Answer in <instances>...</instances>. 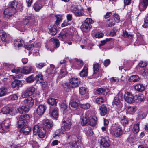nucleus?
<instances>
[{"mask_svg":"<svg viewBox=\"0 0 148 148\" xmlns=\"http://www.w3.org/2000/svg\"><path fill=\"white\" fill-rule=\"evenodd\" d=\"M66 141L71 148H80L81 137L79 135L72 134L69 133L66 134Z\"/></svg>","mask_w":148,"mask_h":148,"instance_id":"obj_1","label":"nucleus"},{"mask_svg":"<svg viewBox=\"0 0 148 148\" xmlns=\"http://www.w3.org/2000/svg\"><path fill=\"white\" fill-rule=\"evenodd\" d=\"M29 119V115L26 114L21 115L18 117L17 122L18 127V128L23 127L27 124V120Z\"/></svg>","mask_w":148,"mask_h":148,"instance_id":"obj_2","label":"nucleus"},{"mask_svg":"<svg viewBox=\"0 0 148 148\" xmlns=\"http://www.w3.org/2000/svg\"><path fill=\"white\" fill-rule=\"evenodd\" d=\"M33 130L34 134H36L37 133L40 138H42L45 137L46 130L43 127H39L38 125H35L33 127Z\"/></svg>","mask_w":148,"mask_h":148,"instance_id":"obj_3","label":"nucleus"},{"mask_svg":"<svg viewBox=\"0 0 148 148\" xmlns=\"http://www.w3.org/2000/svg\"><path fill=\"white\" fill-rule=\"evenodd\" d=\"M16 12V10L15 8H12L9 6L5 10L3 13V16L6 19H8Z\"/></svg>","mask_w":148,"mask_h":148,"instance_id":"obj_4","label":"nucleus"},{"mask_svg":"<svg viewBox=\"0 0 148 148\" xmlns=\"http://www.w3.org/2000/svg\"><path fill=\"white\" fill-rule=\"evenodd\" d=\"M80 81L76 77H74L71 78L69 81V86L71 88H75L78 87Z\"/></svg>","mask_w":148,"mask_h":148,"instance_id":"obj_5","label":"nucleus"},{"mask_svg":"<svg viewBox=\"0 0 148 148\" xmlns=\"http://www.w3.org/2000/svg\"><path fill=\"white\" fill-rule=\"evenodd\" d=\"M110 142L108 137H102L100 141L101 147L102 148H108L110 145Z\"/></svg>","mask_w":148,"mask_h":148,"instance_id":"obj_6","label":"nucleus"},{"mask_svg":"<svg viewBox=\"0 0 148 148\" xmlns=\"http://www.w3.org/2000/svg\"><path fill=\"white\" fill-rule=\"evenodd\" d=\"M110 133L114 137H119L122 134V130L120 128L115 127L110 130Z\"/></svg>","mask_w":148,"mask_h":148,"instance_id":"obj_7","label":"nucleus"},{"mask_svg":"<svg viewBox=\"0 0 148 148\" xmlns=\"http://www.w3.org/2000/svg\"><path fill=\"white\" fill-rule=\"evenodd\" d=\"M77 98V97H74V96L72 97L69 103V106L71 109L76 108L79 105V101Z\"/></svg>","mask_w":148,"mask_h":148,"instance_id":"obj_8","label":"nucleus"},{"mask_svg":"<svg viewBox=\"0 0 148 148\" xmlns=\"http://www.w3.org/2000/svg\"><path fill=\"white\" fill-rule=\"evenodd\" d=\"M44 0H38L34 3L33 7L34 10L36 11H38L44 5Z\"/></svg>","mask_w":148,"mask_h":148,"instance_id":"obj_9","label":"nucleus"},{"mask_svg":"<svg viewBox=\"0 0 148 148\" xmlns=\"http://www.w3.org/2000/svg\"><path fill=\"white\" fill-rule=\"evenodd\" d=\"M71 10L75 15L77 16H81L84 14L82 10L79 9L77 8V5H72L71 8Z\"/></svg>","mask_w":148,"mask_h":148,"instance_id":"obj_10","label":"nucleus"},{"mask_svg":"<svg viewBox=\"0 0 148 148\" xmlns=\"http://www.w3.org/2000/svg\"><path fill=\"white\" fill-rule=\"evenodd\" d=\"M35 90L34 88L31 87L28 88L26 91L22 94L21 96L23 98H25L28 96L32 95L34 93Z\"/></svg>","mask_w":148,"mask_h":148,"instance_id":"obj_11","label":"nucleus"},{"mask_svg":"<svg viewBox=\"0 0 148 148\" xmlns=\"http://www.w3.org/2000/svg\"><path fill=\"white\" fill-rule=\"evenodd\" d=\"M118 113L119 114L118 117L121 124L124 126H125L127 125L128 123V121L126 116L124 115L121 112H120L119 113V112Z\"/></svg>","mask_w":148,"mask_h":148,"instance_id":"obj_12","label":"nucleus"},{"mask_svg":"<svg viewBox=\"0 0 148 148\" xmlns=\"http://www.w3.org/2000/svg\"><path fill=\"white\" fill-rule=\"evenodd\" d=\"M134 96L128 92H126L124 94V99L127 103H131L134 102Z\"/></svg>","mask_w":148,"mask_h":148,"instance_id":"obj_13","label":"nucleus"},{"mask_svg":"<svg viewBox=\"0 0 148 148\" xmlns=\"http://www.w3.org/2000/svg\"><path fill=\"white\" fill-rule=\"evenodd\" d=\"M46 107L44 105L40 104L38 106L36 110L37 114L39 115H42L45 112Z\"/></svg>","mask_w":148,"mask_h":148,"instance_id":"obj_14","label":"nucleus"},{"mask_svg":"<svg viewBox=\"0 0 148 148\" xmlns=\"http://www.w3.org/2000/svg\"><path fill=\"white\" fill-rule=\"evenodd\" d=\"M23 102L26 106L30 107L33 105L34 101L33 98L31 97H29L27 99H25Z\"/></svg>","mask_w":148,"mask_h":148,"instance_id":"obj_15","label":"nucleus"},{"mask_svg":"<svg viewBox=\"0 0 148 148\" xmlns=\"http://www.w3.org/2000/svg\"><path fill=\"white\" fill-rule=\"evenodd\" d=\"M148 5V0H143L141 1L139 5V8L140 11L144 10Z\"/></svg>","mask_w":148,"mask_h":148,"instance_id":"obj_16","label":"nucleus"},{"mask_svg":"<svg viewBox=\"0 0 148 148\" xmlns=\"http://www.w3.org/2000/svg\"><path fill=\"white\" fill-rule=\"evenodd\" d=\"M50 114L51 116L54 119H56L58 118V108H54L53 110L50 107Z\"/></svg>","mask_w":148,"mask_h":148,"instance_id":"obj_17","label":"nucleus"},{"mask_svg":"<svg viewBox=\"0 0 148 148\" xmlns=\"http://www.w3.org/2000/svg\"><path fill=\"white\" fill-rule=\"evenodd\" d=\"M63 123L64 125L63 126V127L64 130L67 131L70 129L71 127V123L70 119L64 121L63 122Z\"/></svg>","mask_w":148,"mask_h":148,"instance_id":"obj_18","label":"nucleus"},{"mask_svg":"<svg viewBox=\"0 0 148 148\" xmlns=\"http://www.w3.org/2000/svg\"><path fill=\"white\" fill-rule=\"evenodd\" d=\"M43 125L44 127L50 129L53 127V122L51 120L47 119L44 121Z\"/></svg>","mask_w":148,"mask_h":148,"instance_id":"obj_19","label":"nucleus"},{"mask_svg":"<svg viewBox=\"0 0 148 148\" xmlns=\"http://www.w3.org/2000/svg\"><path fill=\"white\" fill-rule=\"evenodd\" d=\"M92 26L91 25H88L83 23L81 26V29L83 32H87L91 28Z\"/></svg>","mask_w":148,"mask_h":148,"instance_id":"obj_20","label":"nucleus"},{"mask_svg":"<svg viewBox=\"0 0 148 148\" xmlns=\"http://www.w3.org/2000/svg\"><path fill=\"white\" fill-rule=\"evenodd\" d=\"M97 118L95 116H90L89 117L88 124L90 125L94 126L97 124Z\"/></svg>","mask_w":148,"mask_h":148,"instance_id":"obj_21","label":"nucleus"},{"mask_svg":"<svg viewBox=\"0 0 148 148\" xmlns=\"http://www.w3.org/2000/svg\"><path fill=\"white\" fill-rule=\"evenodd\" d=\"M19 128H21L20 130L21 132H22L23 134L25 135L28 134L31 130L30 127L27 126V125L26 126H24L23 127H20Z\"/></svg>","mask_w":148,"mask_h":148,"instance_id":"obj_22","label":"nucleus"},{"mask_svg":"<svg viewBox=\"0 0 148 148\" xmlns=\"http://www.w3.org/2000/svg\"><path fill=\"white\" fill-rule=\"evenodd\" d=\"M23 43V41L20 39L16 40L14 42V47L18 48L22 47Z\"/></svg>","mask_w":148,"mask_h":148,"instance_id":"obj_23","label":"nucleus"},{"mask_svg":"<svg viewBox=\"0 0 148 148\" xmlns=\"http://www.w3.org/2000/svg\"><path fill=\"white\" fill-rule=\"evenodd\" d=\"M100 114L101 116H104L107 114V108L104 105H101L100 108Z\"/></svg>","mask_w":148,"mask_h":148,"instance_id":"obj_24","label":"nucleus"},{"mask_svg":"<svg viewBox=\"0 0 148 148\" xmlns=\"http://www.w3.org/2000/svg\"><path fill=\"white\" fill-rule=\"evenodd\" d=\"M97 93L100 95H104L106 94L109 91L107 88H99L97 90Z\"/></svg>","mask_w":148,"mask_h":148,"instance_id":"obj_25","label":"nucleus"},{"mask_svg":"<svg viewBox=\"0 0 148 148\" xmlns=\"http://www.w3.org/2000/svg\"><path fill=\"white\" fill-rule=\"evenodd\" d=\"M58 100L57 99L50 97L47 100L48 103L52 106H56V105Z\"/></svg>","mask_w":148,"mask_h":148,"instance_id":"obj_26","label":"nucleus"},{"mask_svg":"<svg viewBox=\"0 0 148 148\" xmlns=\"http://www.w3.org/2000/svg\"><path fill=\"white\" fill-rule=\"evenodd\" d=\"M12 108L8 107H4L1 109V112L3 114H8L12 112Z\"/></svg>","mask_w":148,"mask_h":148,"instance_id":"obj_27","label":"nucleus"},{"mask_svg":"<svg viewBox=\"0 0 148 148\" xmlns=\"http://www.w3.org/2000/svg\"><path fill=\"white\" fill-rule=\"evenodd\" d=\"M89 117L87 114L84 116L82 119L81 124L82 125L84 126L89 123Z\"/></svg>","mask_w":148,"mask_h":148,"instance_id":"obj_28","label":"nucleus"},{"mask_svg":"<svg viewBox=\"0 0 148 148\" xmlns=\"http://www.w3.org/2000/svg\"><path fill=\"white\" fill-rule=\"evenodd\" d=\"M56 69L54 66L52 64L50 65V68L47 69L46 72L49 74H55L56 72Z\"/></svg>","mask_w":148,"mask_h":148,"instance_id":"obj_29","label":"nucleus"},{"mask_svg":"<svg viewBox=\"0 0 148 148\" xmlns=\"http://www.w3.org/2000/svg\"><path fill=\"white\" fill-rule=\"evenodd\" d=\"M135 89L138 91L142 92L145 90V87L143 84H137L134 86Z\"/></svg>","mask_w":148,"mask_h":148,"instance_id":"obj_30","label":"nucleus"},{"mask_svg":"<svg viewBox=\"0 0 148 148\" xmlns=\"http://www.w3.org/2000/svg\"><path fill=\"white\" fill-rule=\"evenodd\" d=\"M10 121L9 119H7L3 121L1 125L5 127V129L8 130L10 127Z\"/></svg>","mask_w":148,"mask_h":148,"instance_id":"obj_31","label":"nucleus"},{"mask_svg":"<svg viewBox=\"0 0 148 148\" xmlns=\"http://www.w3.org/2000/svg\"><path fill=\"white\" fill-rule=\"evenodd\" d=\"M32 67L30 66L25 67L23 68V69L21 71V72L24 74L29 73L32 71Z\"/></svg>","mask_w":148,"mask_h":148,"instance_id":"obj_32","label":"nucleus"},{"mask_svg":"<svg viewBox=\"0 0 148 148\" xmlns=\"http://www.w3.org/2000/svg\"><path fill=\"white\" fill-rule=\"evenodd\" d=\"M140 79L139 77L137 75L131 76L130 77L129 81L131 82H136L139 81Z\"/></svg>","mask_w":148,"mask_h":148,"instance_id":"obj_33","label":"nucleus"},{"mask_svg":"<svg viewBox=\"0 0 148 148\" xmlns=\"http://www.w3.org/2000/svg\"><path fill=\"white\" fill-rule=\"evenodd\" d=\"M88 68L86 66H84L83 69L79 73L80 76L82 77L87 76L88 74Z\"/></svg>","mask_w":148,"mask_h":148,"instance_id":"obj_34","label":"nucleus"},{"mask_svg":"<svg viewBox=\"0 0 148 148\" xmlns=\"http://www.w3.org/2000/svg\"><path fill=\"white\" fill-rule=\"evenodd\" d=\"M51 40L53 42L54 45L53 47L54 48H56L59 47V40L58 39L56 38H52L51 39Z\"/></svg>","mask_w":148,"mask_h":148,"instance_id":"obj_35","label":"nucleus"},{"mask_svg":"<svg viewBox=\"0 0 148 148\" xmlns=\"http://www.w3.org/2000/svg\"><path fill=\"white\" fill-rule=\"evenodd\" d=\"M57 32L56 27V26H54L49 29V33L51 35H56L57 33Z\"/></svg>","mask_w":148,"mask_h":148,"instance_id":"obj_36","label":"nucleus"},{"mask_svg":"<svg viewBox=\"0 0 148 148\" xmlns=\"http://www.w3.org/2000/svg\"><path fill=\"white\" fill-rule=\"evenodd\" d=\"M142 75L144 77H147L148 76V69L147 68H143L140 71Z\"/></svg>","mask_w":148,"mask_h":148,"instance_id":"obj_37","label":"nucleus"},{"mask_svg":"<svg viewBox=\"0 0 148 148\" xmlns=\"http://www.w3.org/2000/svg\"><path fill=\"white\" fill-rule=\"evenodd\" d=\"M7 94V90L6 88H0V97L5 95Z\"/></svg>","mask_w":148,"mask_h":148,"instance_id":"obj_38","label":"nucleus"},{"mask_svg":"<svg viewBox=\"0 0 148 148\" xmlns=\"http://www.w3.org/2000/svg\"><path fill=\"white\" fill-rule=\"evenodd\" d=\"M67 71L66 69L64 67L62 68L60 72V77H64L67 74Z\"/></svg>","mask_w":148,"mask_h":148,"instance_id":"obj_39","label":"nucleus"},{"mask_svg":"<svg viewBox=\"0 0 148 148\" xmlns=\"http://www.w3.org/2000/svg\"><path fill=\"white\" fill-rule=\"evenodd\" d=\"M35 79L39 81L41 83H42L44 82L43 76L40 74H38V75H36Z\"/></svg>","mask_w":148,"mask_h":148,"instance_id":"obj_40","label":"nucleus"},{"mask_svg":"<svg viewBox=\"0 0 148 148\" xmlns=\"http://www.w3.org/2000/svg\"><path fill=\"white\" fill-rule=\"evenodd\" d=\"M21 81L20 80H15L11 84L13 88H15L18 86L21 83Z\"/></svg>","mask_w":148,"mask_h":148,"instance_id":"obj_41","label":"nucleus"},{"mask_svg":"<svg viewBox=\"0 0 148 148\" xmlns=\"http://www.w3.org/2000/svg\"><path fill=\"white\" fill-rule=\"evenodd\" d=\"M0 36L1 37V40L4 42H6V35L4 32L2 31H0Z\"/></svg>","mask_w":148,"mask_h":148,"instance_id":"obj_42","label":"nucleus"},{"mask_svg":"<svg viewBox=\"0 0 148 148\" xmlns=\"http://www.w3.org/2000/svg\"><path fill=\"white\" fill-rule=\"evenodd\" d=\"M46 65L45 63L40 62L36 63V67L39 69H41Z\"/></svg>","mask_w":148,"mask_h":148,"instance_id":"obj_43","label":"nucleus"},{"mask_svg":"<svg viewBox=\"0 0 148 148\" xmlns=\"http://www.w3.org/2000/svg\"><path fill=\"white\" fill-rule=\"evenodd\" d=\"M99 66L97 63L94 64L93 66L94 74H96L97 73L99 69Z\"/></svg>","mask_w":148,"mask_h":148,"instance_id":"obj_44","label":"nucleus"},{"mask_svg":"<svg viewBox=\"0 0 148 148\" xmlns=\"http://www.w3.org/2000/svg\"><path fill=\"white\" fill-rule=\"evenodd\" d=\"M139 125L137 123L134 126L133 131L134 133H137L139 132Z\"/></svg>","mask_w":148,"mask_h":148,"instance_id":"obj_45","label":"nucleus"},{"mask_svg":"<svg viewBox=\"0 0 148 148\" xmlns=\"http://www.w3.org/2000/svg\"><path fill=\"white\" fill-rule=\"evenodd\" d=\"M94 22V21L92 20L91 18H87L84 21V23H85V24H87L91 25V24H92Z\"/></svg>","mask_w":148,"mask_h":148,"instance_id":"obj_46","label":"nucleus"},{"mask_svg":"<svg viewBox=\"0 0 148 148\" xmlns=\"http://www.w3.org/2000/svg\"><path fill=\"white\" fill-rule=\"evenodd\" d=\"M80 93L82 95L86 94L87 89L84 87H81L79 88Z\"/></svg>","mask_w":148,"mask_h":148,"instance_id":"obj_47","label":"nucleus"},{"mask_svg":"<svg viewBox=\"0 0 148 148\" xmlns=\"http://www.w3.org/2000/svg\"><path fill=\"white\" fill-rule=\"evenodd\" d=\"M31 17L29 16H26L23 20V23L24 25H27L31 19Z\"/></svg>","mask_w":148,"mask_h":148,"instance_id":"obj_48","label":"nucleus"},{"mask_svg":"<svg viewBox=\"0 0 148 148\" xmlns=\"http://www.w3.org/2000/svg\"><path fill=\"white\" fill-rule=\"evenodd\" d=\"M26 82L27 83H31L34 81L33 76L32 75L26 78Z\"/></svg>","mask_w":148,"mask_h":148,"instance_id":"obj_49","label":"nucleus"},{"mask_svg":"<svg viewBox=\"0 0 148 148\" xmlns=\"http://www.w3.org/2000/svg\"><path fill=\"white\" fill-rule=\"evenodd\" d=\"M115 23L112 21L108 19L107 21V26L108 27H111L114 25Z\"/></svg>","mask_w":148,"mask_h":148,"instance_id":"obj_50","label":"nucleus"},{"mask_svg":"<svg viewBox=\"0 0 148 148\" xmlns=\"http://www.w3.org/2000/svg\"><path fill=\"white\" fill-rule=\"evenodd\" d=\"M116 97H117V98L120 101H123V94L121 92H119Z\"/></svg>","mask_w":148,"mask_h":148,"instance_id":"obj_51","label":"nucleus"},{"mask_svg":"<svg viewBox=\"0 0 148 148\" xmlns=\"http://www.w3.org/2000/svg\"><path fill=\"white\" fill-rule=\"evenodd\" d=\"M147 64L146 62L141 61L138 64V66H139L143 68L144 67H145L147 66Z\"/></svg>","mask_w":148,"mask_h":148,"instance_id":"obj_52","label":"nucleus"},{"mask_svg":"<svg viewBox=\"0 0 148 148\" xmlns=\"http://www.w3.org/2000/svg\"><path fill=\"white\" fill-rule=\"evenodd\" d=\"M17 3L16 1H14L9 3V6L12 8H15L17 5Z\"/></svg>","mask_w":148,"mask_h":148,"instance_id":"obj_53","label":"nucleus"},{"mask_svg":"<svg viewBox=\"0 0 148 148\" xmlns=\"http://www.w3.org/2000/svg\"><path fill=\"white\" fill-rule=\"evenodd\" d=\"M144 96L142 94L138 95V99L136 102H140L143 101Z\"/></svg>","mask_w":148,"mask_h":148,"instance_id":"obj_54","label":"nucleus"},{"mask_svg":"<svg viewBox=\"0 0 148 148\" xmlns=\"http://www.w3.org/2000/svg\"><path fill=\"white\" fill-rule=\"evenodd\" d=\"M123 36L125 38L128 37V38H132L133 36V35L132 34H128L127 32L125 31L123 32Z\"/></svg>","mask_w":148,"mask_h":148,"instance_id":"obj_55","label":"nucleus"},{"mask_svg":"<svg viewBox=\"0 0 148 148\" xmlns=\"http://www.w3.org/2000/svg\"><path fill=\"white\" fill-rule=\"evenodd\" d=\"M104 101V100L103 98L102 97H99L97 98L96 102L98 104H101Z\"/></svg>","mask_w":148,"mask_h":148,"instance_id":"obj_56","label":"nucleus"},{"mask_svg":"<svg viewBox=\"0 0 148 148\" xmlns=\"http://www.w3.org/2000/svg\"><path fill=\"white\" fill-rule=\"evenodd\" d=\"M34 46V45L33 44H27L25 45L24 46V47L27 50H30Z\"/></svg>","mask_w":148,"mask_h":148,"instance_id":"obj_57","label":"nucleus"},{"mask_svg":"<svg viewBox=\"0 0 148 148\" xmlns=\"http://www.w3.org/2000/svg\"><path fill=\"white\" fill-rule=\"evenodd\" d=\"M67 36V34L65 32L63 33L62 32L59 34V37L61 38L62 39H64L66 38Z\"/></svg>","mask_w":148,"mask_h":148,"instance_id":"obj_58","label":"nucleus"},{"mask_svg":"<svg viewBox=\"0 0 148 148\" xmlns=\"http://www.w3.org/2000/svg\"><path fill=\"white\" fill-rule=\"evenodd\" d=\"M56 17L57 18L56 24V25H58L62 21V17L59 15H57Z\"/></svg>","mask_w":148,"mask_h":148,"instance_id":"obj_59","label":"nucleus"},{"mask_svg":"<svg viewBox=\"0 0 148 148\" xmlns=\"http://www.w3.org/2000/svg\"><path fill=\"white\" fill-rule=\"evenodd\" d=\"M114 19L116 23H118L120 21L119 16L117 14H115L114 16Z\"/></svg>","mask_w":148,"mask_h":148,"instance_id":"obj_60","label":"nucleus"},{"mask_svg":"<svg viewBox=\"0 0 148 148\" xmlns=\"http://www.w3.org/2000/svg\"><path fill=\"white\" fill-rule=\"evenodd\" d=\"M86 134L87 136H91L92 135L93 132L91 128L88 129L86 132Z\"/></svg>","mask_w":148,"mask_h":148,"instance_id":"obj_61","label":"nucleus"},{"mask_svg":"<svg viewBox=\"0 0 148 148\" xmlns=\"http://www.w3.org/2000/svg\"><path fill=\"white\" fill-rule=\"evenodd\" d=\"M138 118L140 119H143L145 116V114L143 112L140 111L138 114Z\"/></svg>","mask_w":148,"mask_h":148,"instance_id":"obj_62","label":"nucleus"},{"mask_svg":"<svg viewBox=\"0 0 148 148\" xmlns=\"http://www.w3.org/2000/svg\"><path fill=\"white\" fill-rule=\"evenodd\" d=\"M77 64L80 66L82 67L83 65V62L80 59H75Z\"/></svg>","mask_w":148,"mask_h":148,"instance_id":"obj_63","label":"nucleus"},{"mask_svg":"<svg viewBox=\"0 0 148 148\" xmlns=\"http://www.w3.org/2000/svg\"><path fill=\"white\" fill-rule=\"evenodd\" d=\"M81 107L84 109H87L89 108L90 105L89 103L83 104H81Z\"/></svg>","mask_w":148,"mask_h":148,"instance_id":"obj_64","label":"nucleus"}]
</instances>
